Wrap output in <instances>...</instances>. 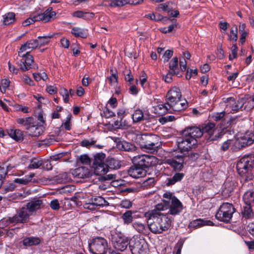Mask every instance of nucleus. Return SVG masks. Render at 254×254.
Returning a JSON list of instances; mask_svg holds the SVG:
<instances>
[{"label":"nucleus","mask_w":254,"mask_h":254,"mask_svg":"<svg viewBox=\"0 0 254 254\" xmlns=\"http://www.w3.org/2000/svg\"><path fill=\"white\" fill-rule=\"evenodd\" d=\"M165 210L162 203L157 204L154 209L145 213L144 217L147 220L148 228L154 234H161L168 230L171 226V221L161 213Z\"/></svg>","instance_id":"nucleus-1"},{"label":"nucleus","mask_w":254,"mask_h":254,"mask_svg":"<svg viewBox=\"0 0 254 254\" xmlns=\"http://www.w3.org/2000/svg\"><path fill=\"white\" fill-rule=\"evenodd\" d=\"M203 135L201 128L197 127H191L186 128L182 132V137L178 141V147L183 151H188L195 147L197 144V139Z\"/></svg>","instance_id":"nucleus-2"},{"label":"nucleus","mask_w":254,"mask_h":254,"mask_svg":"<svg viewBox=\"0 0 254 254\" xmlns=\"http://www.w3.org/2000/svg\"><path fill=\"white\" fill-rule=\"evenodd\" d=\"M237 169L241 176L243 184L252 181L254 178L253 169L254 168V153H250L242 157L237 162Z\"/></svg>","instance_id":"nucleus-3"},{"label":"nucleus","mask_w":254,"mask_h":254,"mask_svg":"<svg viewBox=\"0 0 254 254\" xmlns=\"http://www.w3.org/2000/svg\"><path fill=\"white\" fill-rule=\"evenodd\" d=\"M181 92L179 88L174 87L168 91L166 95L167 104L169 108L174 111L179 112L184 110L187 107V101L181 102Z\"/></svg>","instance_id":"nucleus-4"},{"label":"nucleus","mask_w":254,"mask_h":254,"mask_svg":"<svg viewBox=\"0 0 254 254\" xmlns=\"http://www.w3.org/2000/svg\"><path fill=\"white\" fill-rule=\"evenodd\" d=\"M135 141L141 148L148 150H155L159 143V138L154 134H137Z\"/></svg>","instance_id":"nucleus-5"},{"label":"nucleus","mask_w":254,"mask_h":254,"mask_svg":"<svg viewBox=\"0 0 254 254\" xmlns=\"http://www.w3.org/2000/svg\"><path fill=\"white\" fill-rule=\"evenodd\" d=\"M163 197L165 198L163 202L166 205H169V211L168 214L172 215H176L179 214L183 209V205L182 202L172 193L170 192H166L163 195Z\"/></svg>","instance_id":"nucleus-6"},{"label":"nucleus","mask_w":254,"mask_h":254,"mask_svg":"<svg viewBox=\"0 0 254 254\" xmlns=\"http://www.w3.org/2000/svg\"><path fill=\"white\" fill-rule=\"evenodd\" d=\"M235 211V209L232 204L227 202L223 203L217 210L215 217L220 221L229 223Z\"/></svg>","instance_id":"nucleus-7"},{"label":"nucleus","mask_w":254,"mask_h":254,"mask_svg":"<svg viewBox=\"0 0 254 254\" xmlns=\"http://www.w3.org/2000/svg\"><path fill=\"white\" fill-rule=\"evenodd\" d=\"M89 250L93 254H106L108 250L107 240L102 237L93 239L89 244Z\"/></svg>","instance_id":"nucleus-8"},{"label":"nucleus","mask_w":254,"mask_h":254,"mask_svg":"<svg viewBox=\"0 0 254 254\" xmlns=\"http://www.w3.org/2000/svg\"><path fill=\"white\" fill-rule=\"evenodd\" d=\"M135 164L145 170V169L155 166L158 163L156 157L152 155H138L133 157L132 159Z\"/></svg>","instance_id":"nucleus-9"},{"label":"nucleus","mask_w":254,"mask_h":254,"mask_svg":"<svg viewBox=\"0 0 254 254\" xmlns=\"http://www.w3.org/2000/svg\"><path fill=\"white\" fill-rule=\"evenodd\" d=\"M132 254H147V243L144 239L134 238L129 242Z\"/></svg>","instance_id":"nucleus-10"},{"label":"nucleus","mask_w":254,"mask_h":254,"mask_svg":"<svg viewBox=\"0 0 254 254\" xmlns=\"http://www.w3.org/2000/svg\"><path fill=\"white\" fill-rule=\"evenodd\" d=\"M30 215L27 209L22 207L13 216L9 217L8 220L10 223H25L28 221Z\"/></svg>","instance_id":"nucleus-11"},{"label":"nucleus","mask_w":254,"mask_h":254,"mask_svg":"<svg viewBox=\"0 0 254 254\" xmlns=\"http://www.w3.org/2000/svg\"><path fill=\"white\" fill-rule=\"evenodd\" d=\"M56 12L52 11V8H49L43 13L34 15L32 17L34 22L42 21L43 23H47L54 20L56 18Z\"/></svg>","instance_id":"nucleus-12"},{"label":"nucleus","mask_w":254,"mask_h":254,"mask_svg":"<svg viewBox=\"0 0 254 254\" xmlns=\"http://www.w3.org/2000/svg\"><path fill=\"white\" fill-rule=\"evenodd\" d=\"M19 56L22 57L20 63L18 64L19 69L22 71H26L33 67L34 64L33 57L29 54H20Z\"/></svg>","instance_id":"nucleus-13"},{"label":"nucleus","mask_w":254,"mask_h":254,"mask_svg":"<svg viewBox=\"0 0 254 254\" xmlns=\"http://www.w3.org/2000/svg\"><path fill=\"white\" fill-rule=\"evenodd\" d=\"M226 103H227L226 109L227 111L237 112L240 109L242 108L244 104V100L240 99L238 100H236L233 97H229L226 99Z\"/></svg>","instance_id":"nucleus-14"},{"label":"nucleus","mask_w":254,"mask_h":254,"mask_svg":"<svg viewBox=\"0 0 254 254\" xmlns=\"http://www.w3.org/2000/svg\"><path fill=\"white\" fill-rule=\"evenodd\" d=\"M114 247L120 251H124L129 245L128 239L125 236H118L113 241Z\"/></svg>","instance_id":"nucleus-15"},{"label":"nucleus","mask_w":254,"mask_h":254,"mask_svg":"<svg viewBox=\"0 0 254 254\" xmlns=\"http://www.w3.org/2000/svg\"><path fill=\"white\" fill-rule=\"evenodd\" d=\"M254 142V133L250 131H247L238 140L241 148H244L252 144Z\"/></svg>","instance_id":"nucleus-16"},{"label":"nucleus","mask_w":254,"mask_h":254,"mask_svg":"<svg viewBox=\"0 0 254 254\" xmlns=\"http://www.w3.org/2000/svg\"><path fill=\"white\" fill-rule=\"evenodd\" d=\"M128 174L130 177L137 179L145 176L146 174V171L141 167L133 164L129 169Z\"/></svg>","instance_id":"nucleus-17"},{"label":"nucleus","mask_w":254,"mask_h":254,"mask_svg":"<svg viewBox=\"0 0 254 254\" xmlns=\"http://www.w3.org/2000/svg\"><path fill=\"white\" fill-rule=\"evenodd\" d=\"M38 47V44L36 39L30 40L21 45L18 52V55L25 52V54H29L33 49Z\"/></svg>","instance_id":"nucleus-18"},{"label":"nucleus","mask_w":254,"mask_h":254,"mask_svg":"<svg viewBox=\"0 0 254 254\" xmlns=\"http://www.w3.org/2000/svg\"><path fill=\"white\" fill-rule=\"evenodd\" d=\"M42 204V200L38 198L34 199L26 204L25 208L27 209L28 212L30 215H32L34 212L40 208Z\"/></svg>","instance_id":"nucleus-19"},{"label":"nucleus","mask_w":254,"mask_h":254,"mask_svg":"<svg viewBox=\"0 0 254 254\" xmlns=\"http://www.w3.org/2000/svg\"><path fill=\"white\" fill-rule=\"evenodd\" d=\"M71 173L74 177L81 179L88 178L90 176V171L88 168L85 167L76 168L72 171Z\"/></svg>","instance_id":"nucleus-20"},{"label":"nucleus","mask_w":254,"mask_h":254,"mask_svg":"<svg viewBox=\"0 0 254 254\" xmlns=\"http://www.w3.org/2000/svg\"><path fill=\"white\" fill-rule=\"evenodd\" d=\"M178 159L179 161L174 159H167L166 160L165 163L170 165L175 171H179L183 168L184 160L182 157H180Z\"/></svg>","instance_id":"nucleus-21"},{"label":"nucleus","mask_w":254,"mask_h":254,"mask_svg":"<svg viewBox=\"0 0 254 254\" xmlns=\"http://www.w3.org/2000/svg\"><path fill=\"white\" fill-rule=\"evenodd\" d=\"M241 214L243 218L245 219H252L254 216V213L252 205L244 204L242 206Z\"/></svg>","instance_id":"nucleus-22"},{"label":"nucleus","mask_w":254,"mask_h":254,"mask_svg":"<svg viewBox=\"0 0 254 254\" xmlns=\"http://www.w3.org/2000/svg\"><path fill=\"white\" fill-rule=\"evenodd\" d=\"M126 0H103L102 5L106 7H121L126 4Z\"/></svg>","instance_id":"nucleus-23"},{"label":"nucleus","mask_w":254,"mask_h":254,"mask_svg":"<svg viewBox=\"0 0 254 254\" xmlns=\"http://www.w3.org/2000/svg\"><path fill=\"white\" fill-rule=\"evenodd\" d=\"M27 133L32 136H38L43 131V127L41 126L35 125V123L27 128Z\"/></svg>","instance_id":"nucleus-24"},{"label":"nucleus","mask_w":254,"mask_h":254,"mask_svg":"<svg viewBox=\"0 0 254 254\" xmlns=\"http://www.w3.org/2000/svg\"><path fill=\"white\" fill-rule=\"evenodd\" d=\"M93 168L95 174L102 176L106 174L108 171L107 165L105 163L93 164Z\"/></svg>","instance_id":"nucleus-25"},{"label":"nucleus","mask_w":254,"mask_h":254,"mask_svg":"<svg viewBox=\"0 0 254 254\" xmlns=\"http://www.w3.org/2000/svg\"><path fill=\"white\" fill-rule=\"evenodd\" d=\"M117 145L120 149L126 151L133 152L136 150V147L134 145L125 141L119 142Z\"/></svg>","instance_id":"nucleus-26"},{"label":"nucleus","mask_w":254,"mask_h":254,"mask_svg":"<svg viewBox=\"0 0 254 254\" xmlns=\"http://www.w3.org/2000/svg\"><path fill=\"white\" fill-rule=\"evenodd\" d=\"M7 133L10 137L16 141H21L23 139L22 131L19 129H10L7 130Z\"/></svg>","instance_id":"nucleus-27"},{"label":"nucleus","mask_w":254,"mask_h":254,"mask_svg":"<svg viewBox=\"0 0 254 254\" xmlns=\"http://www.w3.org/2000/svg\"><path fill=\"white\" fill-rule=\"evenodd\" d=\"M73 17L77 18H82L86 20L92 18L94 16V13L93 12H84L83 11L78 10L73 12L72 13Z\"/></svg>","instance_id":"nucleus-28"},{"label":"nucleus","mask_w":254,"mask_h":254,"mask_svg":"<svg viewBox=\"0 0 254 254\" xmlns=\"http://www.w3.org/2000/svg\"><path fill=\"white\" fill-rule=\"evenodd\" d=\"M23 245L26 247H30L34 245H37L40 243V239L38 237H30L23 239Z\"/></svg>","instance_id":"nucleus-29"},{"label":"nucleus","mask_w":254,"mask_h":254,"mask_svg":"<svg viewBox=\"0 0 254 254\" xmlns=\"http://www.w3.org/2000/svg\"><path fill=\"white\" fill-rule=\"evenodd\" d=\"M184 176V174L182 173H176L172 178L167 179L166 184L167 186L174 185L176 182L180 181Z\"/></svg>","instance_id":"nucleus-30"},{"label":"nucleus","mask_w":254,"mask_h":254,"mask_svg":"<svg viewBox=\"0 0 254 254\" xmlns=\"http://www.w3.org/2000/svg\"><path fill=\"white\" fill-rule=\"evenodd\" d=\"M34 176V173H31L28 175L25 176L22 178L15 179L13 180V183L19 184L20 185H25L31 181L32 178H33Z\"/></svg>","instance_id":"nucleus-31"},{"label":"nucleus","mask_w":254,"mask_h":254,"mask_svg":"<svg viewBox=\"0 0 254 254\" xmlns=\"http://www.w3.org/2000/svg\"><path fill=\"white\" fill-rule=\"evenodd\" d=\"M16 122L18 124L25 126V128L27 130L28 127L32 126V124H34V119L32 117L19 118L16 120Z\"/></svg>","instance_id":"nucleus-32"},{"label":"nucleus","mask_w":254,"mask_h":254,"mask_svg":"<svg viewBox=\"0 0 254 254\" xmlns=\"http://www.w3.org/2000/svg\"><path fill=\"white\" fill-rule=\"evenodd\" d=\"M169 71L171 73H173L174 75H177L179 73L178 58L174 57L173 58L169 64Z\"/></svg>","instance_id":"nucleus-33"},{"label":"nucleus","mask_w":254,"mask_h":254,"mask_svg":"<svg viewBox=\"0 0 254 254\" xmlns=\"http://www.w3.org/2000/svg\"><path fill=\"white\" fill-rule=\"evenodd\" d=\"M243 201L244 204L251 205L252 203H254V191H247L243 195Z\"/></svg>","instance_id":"nucleus-34"},{"label":"nucleus","mask_w":254,"mask_h":254,"mask_svg":"<svg viewBox=\"0 0 254 254\" xmlns=\"http://www.w3.org/2000/svg\"><path fill=\"white\" fill-rule=\"evenodd\" d=\"M71 33L76 37H81L82 38H86L87 36L84 29L77 27L72 28Z\"/></svg>","instance_id":"nucleus-35"},{"label":"nucleus","mask_w":254,"mask_h":254,"mask_svg":"<svg viewBox=\"0 0 254 254\" xmlns=\"http://www.w3.org/2000/svg\"><path fill=\"white\" fill-rule=\"evenodd\" d=\"M43 164V160L40 158H34L30 160L28 168L30 169L39 168Z\"/></svg>","instance_id":"nucleus-36"},{"label":"nucleus","mask_w":254,"mask_h":254,"mask_svg":"<svg viewBox=\"0 0 254 254\" xmlns=\"http://www.w3.org/2000/svg\"><path fill=\"white\" fill-rule=\"evenodd\" d=\"M133 227L139 233L147 234V228L144 224L140 222H136L132 224Z\"/></svg>","instance_id":"nucleus-37"},{"label":"nucleus","mask_w":254,"mask_h":254,"mask_svg":"<svg viewBox=\"0 0 254 254\" xmlns=\"http://www.w3.org/2000/svg\"><path fill=\"white\" fill-rule=\"evenodd\" d=\"M3 24L9 25L15 21V14L13 12H8L3 16Z\"/></svg>","instance_id":"nucleus-38"},{"label":"nucleus","mask_w":254,"mask_h":254,"mask_svg":"<svg viewBox=\"0 0 254 254\" xmlns=\"http://www.w3.org/2000/svg\"><path fill=\"white\" fill-rule=\"evenodd\" d=\"M107 167L113 169H118L120 168L121 164L119 160L113 158H108L107 159Z\"/></svg>","instance_id":"nucleus-39"},{"label":"nucleus","mask_w":254,"mask_h":254,"mask_svg":"<svg viewBox=\"0 0 254 254\" xmlns=\"http://www.w3.org/2000/svg\"><path fill=\"white\" fill-rule=\"evenodd\" d=\"M132 211L131 210H127L125 212L122 216V219L124 221L125 224H129L133 221Z\"/></svg>","instance_id":"nucleus-40"},{"label":"nucleus","mask_w":254,"mask_h":254,"mask_svg":"<svg viewBox=\"0 0 254 254\" xmlns=\"http://www.w3.org/2000/svg\"><path fill=\"white\" fill-rule=\"evenodd\" d=\"M91 201L93 202V204L96 206H103L108 205V202L101 196H96L92 198Z\"/></svg>","instance_id":"nucleus-41"},{"label":"nucleus","mask_w":254,"mask_h":254,"mask_svg":"<svg viewBox=\"0 0 254 254\" xmlns=\"http://www.w3.org/2000/svg\"><path fill=\"white\" fill-rule=\"evenodd\" d=\"M236 187L235 182L232 181H227L224 184V188L226 193L233 192Z\"/></svg>","instance_id":"nucleus-42"},{"label":"nucleus","mask_w":254,"mask_h":254,"mask_svg":"<svg viewBox=\"0 0 254 254\" xmlns=\"http://www.w3.org/2000/svg\"><path fill=\"white\" fill-rule=\"evenodd\" d=\"M215 125L214 123H208L204 126L201 129L203 132H206L209 135H211L213 133L215 130Z\"/></svg>","instance_id":"nucleus-43"},{"label":"nucleus","mask_w":254,"mask_h":254,"mask_svg":"<svg viewBox=\"0 0 254 254\" xmlns=\"http://www.w3.org/2000/svg\"><path fill=\"white\" fill-rule=\"evenodd\" d=\"M106 155L104 153L100 152L94 155V159L93 164L105 163Z\"/></svg>","instance_id":"nucleus-44"},{"label":"nucleus","mask_w":254,"mask_h":254,"mask_svg":"<svg viewBox=\"0 0 254 254\" xmlns=\"http://www.w3.org/2000/svg\"><path fill=\"white\" fill-rule=\"evenodd\" d=\"M52 37L53 36L51 35L38 37V39H36L38 44V46H44L47 44L49 42L50 39L52 38Z\"/></svg>","instance_id":"nucleus-45"},{"label":"nucleus","mask_w":254,"mask_h":254,"mask_svg":"<svg viewBox=\"0 0 254 254\" xmlns=\"http://www.w3.org/2000/svg\"><path fill=\"white\" fill-rule=\"evenodd\" d=\"M132 118L134 123H137L143 120V114L140 110H136L132 115Z\"/></svg>","instance_id":"nucleus-46"},{"label":"nucleus","mask_w":254,"mask_h":254,"mask_svg":"<svg viewBox=\"0 0 254 254\" xmlns=\"http://www.w3.org/2000/svg\"><path fill=\"white\" fill-rule=\"evenodd\" d=\"M167 104V102L164 104L158 105L156 108V110L160 114H166L168 112V110L170 109Z\"/></svg>","instance_id":"nucleus-47"},{"label":"nucleus","mask_w":254,"mask_h":254,"mask_svg":"<svg viewBox=\"0 0 254 254\" xmlns=\"http://www.w3.org/2000/svg\"><path fill=\"white\" fill-rule=\"evenodd\" d=\"M238 28L236 25H234L231 29L229 35V40L236 42L238 39L237 36Z\"/></svg>","instance_id":"nucleus-48"},{"label":"nucleus","mask_w":254,"mask_h":254,"mask_svg":"<svg viewBox=\"0 0 254 254\" xmlns=\"http://www.w3.org/2000/svg\"><path fill=\"white\" fill-rule=\"evenodd\" d=\"M204 225L205 222L202 219H198L191 221L189 224V227L196 228Z\"/></svg>","instance_id":"nucleus-49"},{"label":"nucleus","mask_w":254,"mask_h":254,"mask_svg":"<svg viewBox=\"0 0 254 254\" xmlns=\"http://www.w3.org/2000/svg\"><path fill=\"white\" fill-rule=\"evenodd\" d=\"M9 83L10 82L9 80L7 79H3L1 80V86L0 88L1 93H4L5 92L6 88L9 87Z\"/></svg>","instance_id":"nucleus-50"},{"label":"nucleus","mask_w":254,"mask_h":254,"mask_svg":"<svg viewBox=\"0 0 254 254\" xmlns=\"http://www.w3.org/2000/svg\"><path fill=\"white\" fill-rule=\"evenodd\" d=\"M60 93L63 96L64 102L67 103L69 101V93L67 90L65 88L61 89Z\"/></svg>","instance_id":"nucleus-51"},{"label":"nucleus","mask_w":254,"mask_h":254,"mask_svg":"<svg viewBox=\"0 0 254 254\" xmlns=\"http://www.w3.org/2000/svg\"><path fill=\"white\" fill-rule=\"evenodd\" d=\"M78 161L82 164H88L90 163V159L87 155L84 154L79 157Z\"/></svg>","instance_id":"nucleus-52"},{"label":"nucleus","mask_w":254,"mask_h":254,"mask_svg":"<svg viewBox=\"0 0 254 254\" xmlns=\"http://www.w3.org/2000/svg\"><path fill=\"white\" fill-rule=\"evenodd\" d=\"M225 113L224 111L220 113H216L212 116V118L216 122L219 121L223 118L225 116Z\"/></svg>","instance_id":"nucleus-53"},{"label":"nucleus","mask_w":254,"mask_h":254,"mask_svg":"<svg viewBox=\"0 0 254 254\" xmlns=\"http://www.w3.org/2000/svg\"><path fill=\"white\" fill-rule=\"evenodd\" d=\"M118 74H112L111 76L107 77V79L110 81L111 85H113L118 82Z\"/></svg>","instance_id":"nucleus-54"},{"label":"nucleus","mask_w":254,"mask_h":254,"mask_svg":"<svg viewBox=\"0 0 254 254\" xmlns=\"http://www.w3.org/2000/svg\"><path fill=\"white\" fill-rule=\"evenodd\" d=\"M116 178V175L110 174L106 175L104 176H101L100 178V180H101L102 181H107V180H115Z\"/></svg>","instance_id":"nucleus-55"},{"label":"nucleus","mask_w":254,"mask_h":254,"mask_svg":"<svg viewBox=\"0 0 254 254\" xmlns=\"http://www.w3.org/2000/svg\"><path fill=\"white\" fill-rule=\"evenodd\" d=\"M121 206L125 208H129L132 206L131 202L127 199L123 200L121 202Z\"/></svg>","instance_id":"nucleus-56"},{"label":"nucleus","mask_w":254,"mask_h":254,"mask_svg":"<svg viewBox=\"0 0 254 254\" xmlns=\"http://www.w3.org/2000/svg\"><path fill=\"white\" fill-rule=\"evenodd\" d=\"M173 51L172 50H167L164 54L163 58H164V62H168L169 60L172 57Z\"/></svg>","instance_id":"nucleus-57"},{"label":"nucleus","mask_w":254,"mask_h":254,"mask_svg":"<svg viewBox=\"0 0 254 254\" xmlns=\"http://www.w3.org/2000/svg\"><path fill=\"white\" fill-rule=\"evenodd\" d=\"M50 207L53 210H57L60 208V204L58 199H54L51 201Z\"/></svg>","instance_id":"nucleus-58"},{"label":"nucleus","mask_w":254,"mask_h":254,"mask_svg":"<svg viewBox=\"0 0 254 254\" xmlns=\"http://www.w3.org/2000/svg\"><path fill=\"white\" fill-rule=\"evenodd\" d=\"M232 140L228 139L224 142L221 146V149L223 151H225L229 148L230 145L232 144Z\"/></svg>","instance_id":"nucleus-59"},{"label":"nucleus","mask_w":254,"mask_h":254,"mask_svg":"<svg viewBox=\"0 0 254 254\" xmlns=\"http://www.w3.org/2000/svg\"><path fill=\"white\" fill-rule=\"evenodd\" d=\"M197 74V69H190V72L189 71V70H188L187 72L186 75V78L187 79L189 80L190 79V78L192 75H196Z\"/></svg>","instance_id":"nucleus-60"},{"label":"nucleus","mask_w":254,"mask_h":254,"mask_svg":"<svg viewBox=\"0 0 254 254\" xmlns=\"http://www.w3.org/2000/svg\"><path fill=\"white\" fill-rule=\"evenodd\" d=\"M155 180L154 178H149L143 182L142 185L144 187L151 186L154 184Z\"/></svg>","instance_id":"nucleus-61"},{"label":"nucleus","mask_w":254,"mask_h":254,"mask_svg":"<svg viewBox=\"0 0 254 254\" xmlns=\"http://www.w3.org/2000/svg\"><path fill=\"white\" fill-rule=\"evenodd\" d=\"M34 97L40 103L46 104V102H48V99H45L44 97L42 96L40 94H37L34 96Z\"/></svg>","instance_id":"nucleus-62"},{"label":"nucleus","mask_w":254,"mask_h":254,"mask_svg":"<svg viewBox=\"0 0 254 254\" xmlns=\"http://www.w3.org/2000/svg\"><path fill=\"white\" fill-rule=\"evenodd\" d=\"M94 143V141H89L88 140L86 139L83 140L81 142V144L82 146L86 147H88L93 145Z\"/></svg>","instance_id":"nucleus-63"},{"label":"nucleus","mask_w":254,"mask_h":254,"mask_svg":"<svg viewBox=\"0 0 254 254\" xmlns=\"http://www.w3.org/2000/svg\"><path fill=\"white\" fill-rule=\"evenodd\" d=\"M248 232L253 236H254V221L250 223L247 226Z\"/></svg>","instance_id":"nucleus-64"}]
</instances>
